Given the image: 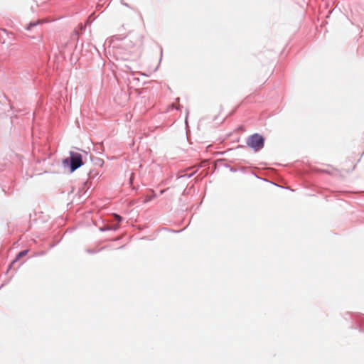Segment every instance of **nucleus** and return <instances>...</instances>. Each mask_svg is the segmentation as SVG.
Instances as JSON below:
<instances>
[{"instance_id": "1", "label": "nucleus", "mask_w": 364, "mask_h": 364, "mask_svg": "<svg viewBox=\"0 0 364 364\" xmlns=\"http://www.w3.org/2000/svg\"><path fill=\"white\" fill-rule=\"evenodd\" d=\"M264 141V138L261 135L254 134L247 139V144L255 151H257L263 148Z\"/></svg>"}, {"instance_id": "3", "label": "nucleus", "mask_w": 364, "mask_h": 364, "mask_svg": "<svg viewBox=\"0 0 364 364\" xmlns=\"http://www.w3.org/2000/svg\"><path fill=\"white\" fill-rule=\"evenodd\" d=\"M28 250H23V251L20 252L18 254L17 257H16V259H18L19 258H21V257H23V256L26 255V254L28 253Z\"/></svg>"}, {"instance_id": "4", "label": "nucleus", "mask_w": 364, "mask_h": 364, "mask_svg": "<svg viewBox=\"0 0 364 364\" xmlns=\"http://www.w3.org/2000/svg\"><path fill=\"white\" fill-rule=\"evenodd\" d=\"M337 171H338V169L336 168L332 167L331 168V171H327V170H324L323 171L332 173V172Z\"/></svg>"}, {"instance_id": "2", "label": "nucleus", "mask_w": 364, "mask_h": 364, "mask_svg": "<svg viewBox=\"0 0 364 364\" xmlns=\"http://www.w3.org/2000/svg\"><path fill=\"white\" fill-rule=\"evenodd\" d=\"M70 170L71 171H75L80 167L83 163L82 160V155L77 152H70Z\"/></svg>"}, {"instance_id": "5", "label": "nucleus", "mask_w": 364, "mask_h": 364, "mask_svg": "<svg viewBox=\"0 0 364 364\" xmlns=\"http://www.w3.org/2000/svg\"><path fill=\"white\" fill-rule=\"evenodd\" d=\"M114 217L118 220V221H121L122 220V217L119 216V215L117 214H114Z\"/></svg>"}, {"instance_id": "6", "label": "nucleus", "mask_w": 364, "mask_h": 364, "mask_svg": "<svg viewBox=\"0 0 364 364\" xmlns=\"http://www.w3.org/2000/svg\"><path fill=\"white\" fill-rule=\"evenodd\" d=\"M355 168V165L354 164V165L353 166V168H353V169H354Z\"/></svg>"}]
</instances>
